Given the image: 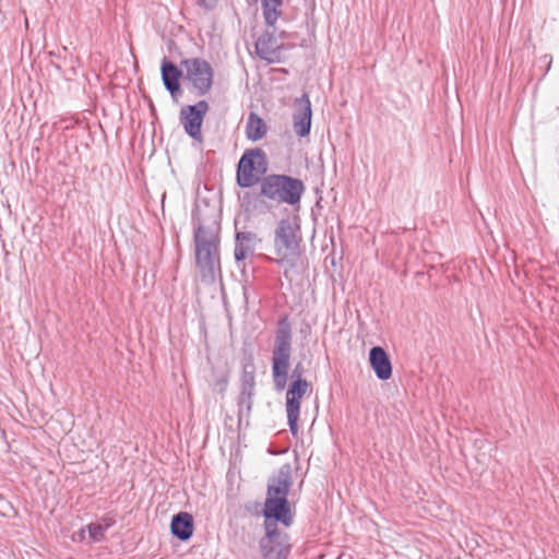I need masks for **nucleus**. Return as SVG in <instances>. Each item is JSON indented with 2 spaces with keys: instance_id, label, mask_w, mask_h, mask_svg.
<instances>
[{
  "instance_id": "4",
  "label": "nucleus",
  "mask_w": 559,
  "mask_h": 559,
  "mask_svg": "<svg viewBox=\"0 0 559 559\" xmlns=\"http://www.w3.org/2000/svg\"><path fill=\"white\" fill-rule=\"evenodd\" d=\"M305 185L286 175H269L260 181V194L271 201L296 205L300 202Z\"/></svg>"
},
{
  "instance_id": "17",
  "label": "nucleus",
  "mask_w": 559,
  "mask_h": 559,
  "mask_svg": "<svg viewBox=\"0 0 559 559\" xmlns=\"http://www.w3.org/2000/svg\"><path fill=\"white\" fill-rule=\"evenodd\" d=\"M254 236L251 233H238L237 234V243L235 247V259L237 261H242L247 258L248 253L252 251V246H246L245 239L251 241Z\"/></svg>"
},
{
  "instance_id": "2",
  "label": "nucleus",
  "mask_w": 559,
  "mask_h": 559,
  "mask_svg": "<svg viewBox=\"0 0 559 559\" xmlns=\"http://www.w3.org/2000/svg\"><path fill=\"white\" fill-rule=\"evenodd\" d=\"M195 259L202 281L212 283L221 272L219 239L215 231L199 226L194 236Z\"/></svg>"
},
{
  "instance_id": "13",
  "label": "nucleus",
  "mask_w": 559,
  "mask_h": 559,
  "mask_svg": "<svg viewBox=\"0 0 559 559\" xmlns=\"http://www.w3.org/2000/svg\"><path fill=\"white\" fill-rule=\"evenodd\" d=\"M171 533L180 540L189 539L193 534V518L187 512H179L173 516Z\"/></svg>"
},
{
  "instance_id": "3",
  "label": "nucleus",
  "mask_w": 559,
  "mask_h": 559,
  "mask_svg": "<svg viewBox=\"0 0 559 559\" xmlns=\"http://www.w3.org/2000/svg\"><path fill=\"white\" fill-rule=\"evenodd\" d=\"M292 356V329L287 320L278 322L272 352V377L276 391H283L287 384Z\"/></svg>"
},
{
  "instance_id": "22",
  "label": "nucleus",
  "mask_w": 559,
  "mask_h": 559,
  "mask_svg": "<svg viewBox=\"0 0 559 559\" xmlns=\"http://www.w3.org/2000/svg\"><path fill=\"white\" fill-rule=\"evenodd\" d=\"M304 369L301 364H298L293 370V381L305 380L302 378Z\"/></svg>"
},
{
  "instance_id": "25",
  "label": "nucleus",
  "mask_w": 559,
  "mask_h": 559,
  "mask_svg": "<svg viewBox=\"0 0 559 559\" xmlns=\"http://www.w3.org/2000/svg\"><path fill=\"white\" fill-rule=\"evenodd\" d=\"M305 1H306L307 3H311V4L314 2V0H305Z\"/></svg>"
},
{
  "instance_id": "15",
  "label": "nucleus",
  "mask_w": 559,
  "mask_h": 559,
  "mask_svg": "<svg viewBox=\"0 0 559 559\" xmlns=\"http://www.w3.org/2000/svg\"><path fill=\"white\" fill-rule=\"evenodd\" d=\"M266 133L264 121L254 112H250L246 126L247 138L251 141L261 140Z\"/></svg>"
},
{
  "instance_id": "6",
  "label": "nucleus",
  "mask_w": 559,
  "mask_h": 559,
  "mask_svg": "<svg viewBox=\"0 0 559 559\" xmlns=\"http://www.w3.org/2000/svg\"><path fill=\"white\" fill-rule=\"evenodd\" d=\"M186 69V76L199 95H205L213 85V69L211 64L201 58L186 59L181 62Z\"/></svg>"
},
{
  "instance_id": "16",
  "label": "nucleus",
  "mask_w": 559,
  "mask_h": 559,
  "mask_svg": "<svg viewBox=\"0 0 559 559\" xmlns=\"http://www.w3.org/2000/svg\"><path fill=\"white\" fill-rule=\"evenodd\" d=\"M261 7L267 26H274L282 14L283 0H261Z\"/></svg>"
},
{
  "instance_id": "5",
  "label": "nucleus",
  "mask_w": 559,
  "mask_h": 559,
  "mask_svg": "<svg viewBox=\"0 0 559 559\" xmlns=\"http://www.w3.org/2000/svg\"><path fill=\"white\" fill-rule=\"evenodd\" d=\"M267 170L265 153L260 150H250L241 156L237 168V183L241 188L254 186Z\"/></svg>"
},
{
  "instance_id": "7",
  "label": "nucleus",
  "mask_w": 559,
  "mask_h": 559,
  "mask_svg": "<svg viewBox=\"0 0 559 559\" xmlns=\"http://www.w3.org/2000/svg\"><path fill=\"white\" fill-rule=\"evenodd\" d=\"M310 390L307 380L292 381L286 392V413L290 432L296 436L298 432L297 421L300 413V400Z\"/></svg>"
},
{
  "instance_id": "8",
  "label": "nucleus",
  "mask_w": 559,
  "mask_h": 559,
  "mask_svg": "<svg viewBox=\"0 0 559 559\" xmlns=\"http://www.w3.org/2000/svg\"><path fill=\"white\" fill-rule=\"evenodd\" d=\"M207 110L209 104L200 100L195 105L182 107L180 111V122L185 131L198 142L202 141L201 127Z\"/></svg>"
},
{
  "instance_id": "14",
  "label": "nucleus",
  "mask_w": 559,
  "mask_h": 559,
  "mask_svg": "<svg viewBox=\"0 0 559 559\" xmlns=\"http://www.w3.org/2000/svg\"><path fill=\"white\" fill-rule=\"evenodd\" d=\"M181 76V71L177 66L164 59L162 62V79L166 90L174 95L180 90L179 79Z\"/></svg>"
},
{
  "instance_id": "21",
  "label": "nucleus",
  "mask_w": 559,
  "mask_h": 559,
  "mask_svg": "<svg viewBox=\"0 0 559 559\" xmlns=\"http://www.w3.org/2000/svg\"><path fill=\"white\" fill-rule=\"evenodd\" d=\"M539 61L544 62L545 71L543 73V76H545L551 68L552 57L546 53L539 58Z\"/></svg>"
},
{
  "instance_id": "1",
  "label": "nucleus",
  "mask_w": 559,
  "mask_h": 559,
  "mask_svg": "<svg viewBox=\"0 0 559 559\" xmlns=\"http://www.w3.org/2000/svg\"><path fill=\"white\" fill-rule=\"evenodd\" d=\"M292 487L289 465L282 466L270 478L263 508L265 536L260 540L265 559H284L288 552L287 534L278 530V523L288 527L293 523V512L287 499Z\"/></svg>"
},
{
  "instance_id": "10",
  "label": "nucleus",
  "mask_w": 559,
  "mask_h": 559,
  "mask_svg": "<svg viewBox=\"0 0 559 559\" xmlns=\"http://www.w3.org/2000/svg\"><path fill=\"white\" fill-rule=\"evenodd\" d=\"M295 112L293 116L294 131L300 138H304L310 133L311 129V103L309 96L305 93L300 98L295 102Z\"/></svg>"
},
{
  "instance_id": "19",
  "label": "nucleus",
  "mask_w": 559,
  "mask_h": 559,
  "mask_svg": "<svg viewBox=\"0 0 559 559\" xmlns=\"http://www.w3.org/2000/svg\"><path fill=\"white\" fill-rule=\"evenodd\" d=\"M253 395H254V390H249L248 388L241 386V392H240L239 401H238L239 407L241 409H246L249 413L252 408Z\"/></svg>"
},
{
  "instance_id": "20",
  "label": "nucleus",
  "mask_w": 559,
  "mask_h": 559,
  "mask_svg": "<svg viewBox=\"0 0 559 559\" xmlns=\"http://www.w3.org/2000/svg\"><path fill=\"white\" fill-rule=\"evenodd\" d=\"M254 373L253 371H248L245 369L242 374V388H248L249 390H254Z\"/></svg>"
},
{
  "instance_id": "23",
  "label": "nucleus",
  "mask_w": 559,
  "mask_h": 559,
  "mask_svg": "<svg viewBox=\"0 0 559 559\" xmlns=\"http://www.w3.org/2000/svg\"><path fill=\"white\" fill-rule=\"evenodd\" d=\"M197 3L205 9H212L215 5L216 0H197Z\"/></svg>"
},
{
  "instance_id": "24",
  "label": "nucleus",
  "mask_w": 559,
  "mask_h": 559,
  "mask_svg": "<svg viewBox=\"0 0 559 559\" xmlns=\"http://www.w3.org/2000/svg\"><path fill=\"white\" fill-rule=\"evenodd\" d=\"M252 241H253V239L251 241H248V239H245V245L246 246H252Z\"/></svg>"
},
{
  "instance_id": "11",
  "label": "nucleus",
  "mask_w": 559,
  "mask_h": 559,
  "mask_svg": "<svg viewBox=\"0 0 559 559\" xmlns=\"http://www.w3.org/2000/svg\"><path fill=\"white\" fill-rule=\"evenodd\" d=\"M282 44L278 41L274 33L264 32L255 43L257 55L269 63L281 61Z\"/></svg>"
},
{
  "instance_id": "9",
  "label": "nucleus",
  "mask_w": 559,
  "mask_h": 559,
  "mask_svg": "<svg viewBox=\"0 0 559 559\" xmlns=\"http://www.w3.org/2000/svg\"><path fill=\"white\" fill-rule=\"evenodd\" d=\"M275 251L282 259L294 257L297 252L296 229L289 219L280 221L274 237Z\"/></svg>"
},
{
  "instance_id": "12",
  "label": "nucleus",
  "mask_w": 559,
  "mask_h": 559,
  "mask_svg": "<svg viewBox=\"0 0 559 559\" xmlns=\"http://www.w3.org/2000/svg\"><path fill=\"white\" fill-rule=\"evenodd\" d=\"M369 362L376 376L380 380H388L392 376V365L385 350L374 346L369 352Z\"/></svg>"
},
{
  "instance_id": "18",
  "label": "nucleus",
  "mask_w": 559,
  "mask_h": 559,
  "mask_svg": "<svg viewBox=\"0 0 559 559\" xmlns=\"http://www.w3.org/2000/svg\"><path fill=\"white\" fill-rule=\"evenodd\" d=\"M110 524L91 523L85 528L81 530V534L84 535L87 531L92 542L97 543L105 538V532L109 528Z\"/></svg>"
}]
</instances>
